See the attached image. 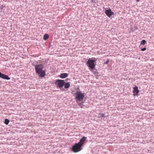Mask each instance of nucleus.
<instances>
[{"label":"nucleus","instance_id":"nucleus-19","mask_svg":"<svg viewBox=\"0 0 154 154\" xmlns=\"http://www.w3.org/2000/svg\"><path fill=\"white\" fill-rule=\"evenodd\" d=\"M141 50L142 51H144L146 50V48L145 47L141 49Z\"/></svg>","mask_w":154,"mask_h":154},{"label":"nucleus","instance_id":"nucleus-14","mask_svg":"<svg viewBox=\"0 0 154 154\" xmlns=\"http://www.w3.org/2000/svg\"><path fill=\"white\" fill-rule=\"evenodd\" d=\"M91 71H92V72L93 73V74L94 75H98V72L96 69H95V70H94V69H93L92 70H91Z\"/></svg>","mask_w":154,"mask_h":154},{"label":"nucleus","instance_id":"nucleus-18","mask_svg":"<svg viewBox=\"0 0 154 154\" xmlns=\"http://www.w3.org/2000/svg\"><path fill=\"white\" fill-rule=\"evenodd\" d=\"M109 62V60L108 59H107V60L106 61V62H105L104 63V64H107Z\"/></svg>","mask_w":154,"mask_h":154},{"label":"nucleus","instance_id":"nucleus-2","mask_svg":"<svg viewBox=\"0 0 154 154\" xmlns=\"http://www.w3.org/2000/svg\"><path fill=\"white\" fill-rule=\"evenodd\" d=\"M43 66L41 64H37L35 66V70L36 73L38 74L39 76L43 78L45 75V72L44 70H43Z\"/></svg>","mask_w":154,"mask_h":154},{"label":"nucleus","instance_id":"nucleus-6","mask_svg":"<svg viewBox=\"0 0 154 154\" xmlns=\"http://www.w3.org/2000/svg\"><path fill=\"white\" fill-rule=\"evenodd\" d=\"M105 13L106 15L109 17L113 15L114 14V13L110 9L108 10H106Z\"/></svg>","mask_w":154,"mask_h":154},{"label":"nucleus","instance_id":"nucleus-3","mask_svg":"<svg viewBox=\"0 0 154 154\" xmlns=\"http://www.w3.org/2000/svg\"><path fill=\"white\" fill-rule=\"evenodd\" d=\"M72 150L74 152L80 151L82 149V146L78 143H75L72 147Z\"/></svg>","mask_w":154,"mask_h":154},{"label":"nucleus","instance_id":"nucleus-9","mask_svg":"<svg viewBox=\"0 0 154 154\" xmlns=\"http://www.w3.org/2000/svg\"><path fill=\"white\" fill-rule=\"evenodd\" d=\"M133 92L134 93V96H137L139 92V91L138 90V87L135 86L133 88Z\"/></svg>","mask_w":154,"mask_h":154},{"label":"nucleus","instance_id":"nucleus-8","mask_svg":"<svg viewBox=\"0 0 154 154\" xmlns=\"http://www.w3.org/2000/svg\"><path fill=\"white\" fill-rule=\"evenodd\" d=\"M87 138V137H86L83 136L80 139L79 142L78 143L80 145H81V146H82L84 144V142L86 140Z\"/></svg>","mask_w":154,"mask_h":154},{"label":"nucleus","instance_id":"nucleus-17","mask_svg":"<svg viewBox=\"0 0 154 154\" xmlns=\"http://www.w3.org/2000/svg\"><path fill=\"white\" fill-rule=\"evenodd\" d=\"M78 106H80V107L81 108H82L84 106V105L81 103H78Z\"/></svg>","mask_w":154,"mask_h":154},{"label":"nucleus","instance_id":"nucleus-20","mask_svg":"<svg viewBox=\"0 0 154 154\" xmlns=\"http://www.w3.org/2000/svg\"><path fill=\"white\" fill-rule=\"evenodd\" d=\"M32 65L35 67V66H36L37 65H35V64L33 63Z\"/></svg>","mask_w":154,"mask_h":154},{"label":"nucleus","instance_id":"nucleus-16","mask_svg":"<svg viewBox=\"0 0 154 154\" xmlns=\"http://www.w3.org/2000/svg\"><path fill=\"white\" fill-rule=\"evenodd\" d=\"M146 42L145 40H143L140 42V45H144L145 44Z\"/></svg>","mask_w":154,"mask_h":154},{"label":"nucleus","instance_id":"nucleus-10","mask_svg":"<svg viewBox=\"0 0 154 154\" xmlns=\"http://www.w3.org/2000/svg\"><path fill=\"white\" fill-rule=\"evenodd\" d=\"M98 117L100 118L102 120H104L105 119L106 116L103 113H100L98 115Z\"/></svg>","mask_w":154,"mask_h":154},{"label":"nucleus","instance_id":"nucleus-21","mask_svg":"<svg viewBox=\"0 0 154 154\" xmlns=\"http://www.w3.org/2000/svg\"><path fill=\"white\" fill-rule=\"evenodd\" d=\"M92 2L93 3H95V2L94 0H92Z\"/></svg>","mask_w":154,"mask_h":154},{"label":"nucleus","instance_id":"nucleus-22","mask_svg":"<svg viewBox=\"0 0 154 154\" xmlns=\"http://www.w3.org/2000/svg\"><path fill=\"white\" fill-rule=\"evenodd\" d=\"M137 2H139V1L140 0H136Z\"/></svg>","mask_w":154,"mask_h":154},{"label":"nucleus","instance_id":"nucleus-15","mask_svg":"<svg viewBox=\"0 0 154 154\" xmlns=\"http://www.w3.org/2000/svg\"><path fill=\"white\" fill-rule=\"evenodd\" d=\"M9 122V120L7 119H6L5 120L4 123L6 125L8 124Z\"/></svg>","mask_w":154,"mask_h":154},{"label":"nucleus","instance_id":"nucleus-7","mask_svg":"<svg viewBox=\"0 0 154 154\" xmlns=\"http://www.w3.org/2000/svg\"><path fill=\"white\" fill-rule=\"evenodd\" d=\"M0 78L7 80L10 79V78L8 75L3 74L1 72H0Z\"/></svg>","mask_w":154,"mask_h":154},{"label":"nucleus","instance_id":"nucleus-5","mask_svg":"<svg viewBox=\"0 0 154 154\" xmlns=\"http://www.w3.org/2000/svg\"><path fill=\"white\" fill-rule=\"evenodd\" d=\"M65 82L64 80L57 79L55 82V85H57L58 87L62 88L65 84Z\"/></svg>","mask_w":154,"mask_h":154},{"label":"nucleus","instance_id":"nucleus-13","mask_svg":"<svg viewBox=\"0 0 154 154\" xmlns=\"http://www.w3.org/2000/svg\"><path fill=\"white\" fill-rule=\"evenodd\" d=\"M49 37V36L48 34H45L44 35L43 39L44 40H46Z\"/></svg>","mask_w":154,"mask_h":154},{"label":"nucleus","instance_id":"nucleus-4","mask_svg":"<svg viewBox=\"0 0 154 154\" xmlns=\"http://www.w3.org/2000/svg\"><path fill=\"white\" fill-rule=\"evenodd\" d=\"M75 99L78 101H81L85 97L84 94L82 93L80 91H77L75 93Z\"/></svg>","mask_w":154,"mask_h":154},{"label":"nucleus","instance_id":"nucleus-12","mask_svg":"<svg viewBox=\"0 0 154 154\" xmlns=\"http://www.w3.org/2000/svg\"><path fill=\"white\" fill-rule=\"evenodd\" d=\"M64 85L65 88L67 89L69 87L70 84L69 82H66V83H65Z\"/></svg>","mask_w":154,"mask_h":154},{"label":"nucleus","instance_id":"nucleus-11","mask_svg":"<svg viewBox=\"0 0 154 154\" xmlns=\"http://www.w3.org/2000/svg\"><path fill=\"white\" fill-rule=\"evenodd\" d=\"M68 76V74L66 73H61L60 75V77L62 79H64L67 77Z\"/></svg>","mask_w":154,"mask_h":154},{"label":"nucleus","instance_id":"nucleus-1","mask_svg":"<svg viewBox=\"0 0 154 154\" xmlns=\"http://www.w3.org/2000/svg\"><path fill=\"white\" fill-rule=\"evenodd\" d=\"M97 60V58L94 57H92L88 59L86 62L87 66L89 68L91 71L93 69H95L96 65V61Z\"/></svg>","mask_w":154,"mask_h":154}]
</instances>
